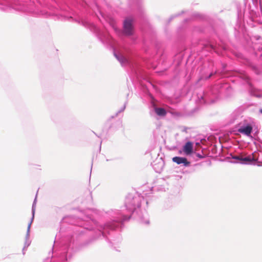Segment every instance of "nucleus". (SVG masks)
I'll list each match as a JSON object with an SVG mask.
<instances>
[{
	"label": "nucleus",
	"mask_w": 262,
	"mask_h": 262,
	"mask_svg": "<svg viewBox=\"0 0 262 262\" xmlns=\"http://www.w3.org/2000/svg\"><path fill=\"white\" fill-rule=\"evenodd\" d=\"M134 32L132 20L130 18L126 19L123 23V34L127 36H130L133 35Z\"/></svg>",
	"instance_id": "1"
},
{
	"label": "nucleus",
	"mask_w": 262,
	"mask_h": 262,
	"mask_svg": "<svg viewBox=\"0 0 262 262\" xmlns=\"http://www.w3.org/2000/svg\"><path fill=\"white\" fill-rule=\"evenodd\" d=\"M185 155H190L193 152V143L190 141L187 142L183 148Z\"/></svg>",
	"instance_id": "2"
},
{
	"label": "nucleus",
	"mask_w": 262,
	"mask_h": 262,
	"mask_svg": "<svg viewBox=\"0 0 262 262\" xmlns=\"http://www.w3.org/2000/svg\"><path fill=\"white\" fill-rule=\"evenodd\" d=\"M172 161L178 164H183L186 166L190 165V162L187 161L186 158L175 157L172 158Z\"/></svg>",
	"instance_id": "3"
},
{
	"label": "nucleus",
	"mask_w": 262,
	"mask_h": 262,
	"mask_svg": "<svg viewBox=\"0 0 262 262\" xmlns=\"http://www.w3.org/2000/svg\"><path fill=\"white\" fill-rule=\"evenodd\" d=\"M155 112L158 115L160 116H165L166 114V111L164 108L161 107L156 108Z\"/></svg>",
	"instance_id": "4"
},
{
	"label": "nucleus",
	"mask_w": 262,
	"mask_h": 262,
	"mask_svg": "<svg viewBox=\"0 0 262 262\" xmlns=\"http://www.w3.org/2000/svg\"><path fill=\"white\" fill-rule=\"evenodd\" d=\"M235 159L239 160L240 161H242V163H247V162H250L252 160H254V159H252L250 157H246L245 158H242L241 157H235Z\"/></svg>",
	"instance_id": "5"
},
{
	"label": "nucleus",
	"mask_w": 262,
	"mask_h": 262,
	"mask_svg": "<svg viewBox=\"0 0 262 262\" xmlns=\"http://www.w3.org/2000/svg\"><path fill=\"white\" fill-rule=\"evenodd\" d=\"M252 126L250 124H248L243 128L238 129V131H252Z\"/></svg>",
	"instance_id": "6"
},
{
	"label": "nucleus",
	"mask_w": 262,
	"mask_h": 262,
	"mask_svg": "<svg viewBox=\"0 0 262 262\" xmlns=\"http://www.w3.org/2000/svg\"><path fill=\"white\" fill-rule=\"evenodd\" d=\"M241 133H243L244 135H245L246 136L252 137V136H251V132H241Z\"/></svg>",
	"instance_id": "7"
},
{
	"label": "nucleus",
	"mask_w": 262,
	"mask_h": 262,
	"mask_svg": "<svg viewBox=\"0 0 262 262\" xmlns=\"http://www.w3.org/2000/svg\"><path fill=\"white\" fill-rule=\"evenodd\" d=\"M130 199H131V198L130 196L128 197L126 200L127 202L129 203Z\"/></svg>",
	"instance_id": "8"
},
{
	"label": "nucleus",
	"mask_w": 262,
	"mask_h": 262,
	"mask_svg": "<svg viewBox=\"0 0 262 262\" xmlns=\"http://www.w3.org/2000/svg\"><path fill=\"white\" fill-rule=\"evenodd\" d=\"M31 223H30L29 224V225H28V229H30V226H31Z\"/></svg>",
	"instance_id": "9"
},
{
	"label": "nucleus",
	"mask_w": 262,
	"mask_h": 262,
	"mask_svg": "<svg viewBox=\"0 0 262 262\" xmlns=\"http://www.w3.org/2000/svg\"><path fill=\"white\" fill-rule=\"evenodd\" d=\"M260 112L262 114V109L260 110Z\"/></svg>",
	"instance_id": "10"
},
{
	"label": "nucleus",
	"mask_w": 262,
	"mask_h": 262,
	"mask_svg": "<svg viewBox=\"0 0 262 262\" xmlns=\"http://www.w3.org/2000/svg\"><path fill=\"white\" fill-rule=\"evenodd\" d=\"M198 156L200 157V158H202V157L200 155H198Z\"/></svg>",
	"instance_id": "11"
},
{
	"label": "nucleus",
	"mask_w": 262,
	"mask_h": 262,
	"mask_svg": "<svg viewBox=\"0 0 262 262\" xmlns=\"http://www.w3.org/2000/svg\"><path fill=\"white\" fill-rule=\"evenodd\" d=\"M211 76H212V74H210V75L209 76L208 78H210Z\"/></svg>",
	"instance_id": "12"
}]
</instances>
